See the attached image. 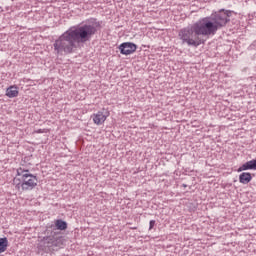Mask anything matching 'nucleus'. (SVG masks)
<instances>
[{
  "label": "nucleus",
  "instance_id": "nucleus-1",
  "mask_svg": "<svg viewBox=\"0 0 256 256\" xmlns=\"http://www.w3.org/2000/svg\"><path fill=\"white\" fill-rule=\"evenodd\" d=\"M101 27L97 18H90L84 23L71 26L53 43L55 55H71L77 49V43H87L93 39Z\"/></svg>",
  "mask_w": 256,
  "mask_h": 256
},
{
  "label": "nucleus",
  "instance_id": "nucleus-2",
  "mask_svg": "<svg viewBox=\"0 0 256 256\" xmlns=\"http://www.w3.org/2000/svg\"><path fill=\"white\" fill-rule=\"evenodd\" d=\"M178 39L182 41V45H188V47H199L205 45V39L197 36L194 24L184 27L178 31Z\"/></svg>",
  "mask_w": 256,
  "mask_h": 256
},
{
  "label": "nucleus",
  "instance_id": "nucleus-3",
  "mask_svg": "<svg viewBox=\"0 0 256 256\" xmlns=\"http://www.w3.org/2000/svg\"><path fill=\"white\" fill-rule=\"evenodd\" d=\"M63 245V238L61 236H57L54 234L49 236H44L40 239L38 243V251L39 253H46L47 255H51L54 251H59Z\"/></svg>",
  "mask_w": 256,
  "mask_h": 256
},
{
  "label": "nucleus",
  "instance_id": "nucleus-4",
  "mask_svg": "<svg viewBox=\"0 0 256 256\" xmlns=\"http://www.w3.org/2000/svg\"><path fill=\"white\" fill-rule=\"evenodd\" d=\"M17 176L20 177L18 181L20 183L16 184V188L19 189L22 188V191H32V189H35L38 180L37 176L31 174L29 169L24 168H18L17 169Z\"/></svg>",
  "mask_w": 256,
  "mask_h": 256
},
{
  "label": "nucleus",
  "instance_id": "nucleus-5",
  "mask_svg": "<svg viewBox=\"0 0 256 256\" xmlns=\"http://www.w3.org/2000/svg\"><path fill=\"white\" fill-rule=\"evenodd\" d=\"M194 25L197 37H211L217 33V26L210 17H204L198 20Z\"/></svg>",
  "mask_w": 256,
  "mask_h": 256
},
{
  "label": "nucleus",
  "instance_id": "nucleus-6",
  "mask_svg": "<svg viewBox=\"0 0 256 256\" xmlns=\"http://www.w3.org/2000/svg\"><path fill=\"white\" fill-rule=\"evenodd\" d=\"M231 11L219 10L210 16L211 21L216 25V29L219 31L222 27H225L231 19Z\"/></svg>",
  "mask_w": 256,
  "mask_h": 256
},
{
  "label": "nucleus",
  "instance_id": "nucleus-7",
  "mask_svg": "<svg viewBox=\"0 0 256 256\" xmlns=\"http://www.w3.org/2000/svg\"><path fill=\"white\" fill-rule=\"evenodd\" d=\"M111 115V112L107 108H102L98 112L91 115V119L95 125H103L107 118Z\"/></svg>",
  "mask_w": 256,
  "mask_h": 256
},
{
  "label": "nucleus",
  "instance_id": "nucleus-8",
  "mask_svg": "<svg viewBox=\"0 0 256 256\" xmlns=\"http://www.w3.org/2000/svg\"><path fill=\"white\" fill-rule=\"evenodd\" d=\"M118 49L121 55H133L137 51V45L133 42H123Z\"/></svg>",
  "mask_w": 256,
  "mask_h": 256
},
{
  "label": "nucleus",
  "instance_id": "nucleus-9",
  "mask_svg": "<svg viewBox=\"0 0 256 256\" xmlns=\"http://www.w3.org/2000/svg\"><path fill=\"white\" fill-rule=\"evenodd\" d=\"M243 171H256V158L246 163L242 164L238 169L237 172L241 173Z\"/></svg>",
  "mask_w": 256,
  "mask_h": 256
},
{
  "label": "nucleus",
  "instance_id": "nucleus-10",
  "mask_svg": "<svg viewBox=\"0 0 256 256\" xmlns=\"http://www.w3.org/2000/svg\"><path fill=\"white\" fill-rule=\"evenodd\" d=\"M6 97L9 99H14V97H19V87L17 85L9 86L6 89Z\"/></svg>",
  "mask_w": 256,
  "mask_h": 256
},
{
  "label": "nucleus",
  "instance_id": "nucleus-11",
  "mask_svg": "<svg viewBox=\"0 0 256 256\" xmlns=\"http://www.w3.org/2000/svg\"><path fill=\"white\" fill-rule=\"evenodd\" d=\"M253 179V176H251L250 172H242L239 175V182L242 183V185H248V183H251Z\"/></svg>",
  "mask_w": 256,
  "mask_h": 256
},
{
  "label": "nucleus",
  "instance_id": "nucleus-12",
  "mask_svg": "<svg viewBox=\"0 0 256 256\" xmlns=\"http://www.w3.org/2000/svg\"><path fill=\"white\" fill-rule=\"evenodd\" d=\"M55 227L58 231H66L68 225L67 222L62 219L55 220Z\"/></svg>",
  "mask_w": 256,
  "mask_h": 256
},
{
  "label": "nucleus",
  "instance_id": "nucleus-13",
  "mask_svg": "<svg viewBox=\"0 0 256 256\" xmlns=\"http://www.w3.org/2000/svg\"><path fill=\"white\" fill-rule=\"evenodd\" d=\"M9 247V239L7 237L0 238V253H5Z\"/></svg>",
  "mask_w": 256,
  "mask_h": 256
},
{
  "label": "nucleus",
  "instance_id": "nucleus-14",
  "mask_svg": "<svg viewBox=\"0 0 256 256\" xmlns=\"http://www.w3.org/2000/svg\"><path fill=\"white\" fill-rule=\"evenodd\" d=\"M153 227H155V220H150V222H149V231H151V229H153Z\"/></svg>",
  "mask_w": 256,
  "mask_h": 256
},
{
  "label": "nucleus",
  "instance_id": "nucleus-15",
  "mask_svg": "<svg viewBox=\"0 0 256 256\" xmlns=\"http://www.w3.org/2000/svg\"><path fill=\"white\" fill-rule=\"evenodd\" d=\"M37 133H43V130L39 129V130L37 131Z\"/></svg>",
  "mask_w": 256,
  "mask_h": 256
},
{
  "label": "nucleus",
  "instance_id": "nucleus-16",
  "mask_svg": "<svg viewBox=\"0 0 256 256\" xmlns=\"http://www.w3.org/2000/svg\"><path fill=\"white\" fill-rule=\"evenodd\" d=\"M183 187H187V184H183Z\"/></svg>",
  "mask_w": 256,
  "mask_h": 256
},
{
  "label": "nucleus",
  "instance_id": "nucleus-17",
  "mask_svg": "<svg viewBox=\"0 0 256 256\" xmlns=\"http://www.w3.org/2000/svg\"><path fill=\"white\" fill-rule=\"evenodd\" d=\"M132 229H137V227H134V228H132Z\"/></svg>",
  "mask_w": 256,
  "mask_h": 256
}]
</instances>
